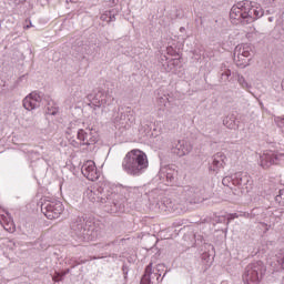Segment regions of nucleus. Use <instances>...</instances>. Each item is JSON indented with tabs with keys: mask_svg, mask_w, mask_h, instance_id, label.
<instances>
[{
	"mask_svg": "<svg viewBox=\"0 0 284 284\" xmlns=\"http://www.w3.org/2000/svg\"><path fill=\"white\" fill-rule=\"evenodd\" d=\"M150 168L148 154L145 152L133 149L129 151L122 160V170L129 176H141Z\"/></svg>",
	"mask_w": 284,
	"mask_h": 284,
	"instance_id": "1",
	"label": "nucleus"
},
{
	"mask_svg": "<svg viewBox=\"0 0 284 284\" xmlns=\"http://www.w3.org/2000/svg\"><path fill=\"white\" fill-rule=\"evenodd\" d=\"M91 201L104 205V212L109 214H123L125 212V199L119 193H106L101 197H92Z\"/></svg>",
	"mask_w": 284,
	"mask_h": 284,
	"instance_id": "2",
	"label": "nucleus"
},
{
	"mask_svg": "<svg viewBox=\"0 0 284 284\" xmlns=\"http://www.w3.org/2000/svg\"><path fill=\"white\" fill-rule=\"evenodd\" d=\"M97 225V222L83 217H74L70 223V229L78 239H88V236H92L94 232H99Z\"/></svg>",
	"mask_w": 284,
	"mask_h": 284,
	"instance_id": "3",
	"label": "nucleus"
},
{
	"mask_svg": "<svg viewBox=\"0 0 284 284\" xmlns=\"http://www.w3.org/2000/svg\"><path fill=\"white\" fill-rule=\"evenodd\" d=\"M267 267L262 261L252 262L245 267L242 276L244 284H258L263 281Z\"/></svg>",
	"mask_w": 284,
	"mask_h": 284,
	"instance_id": "4",
	"label": "nucleus"
},
{
	"mask_svg": "<svg viewBox=\"0 0 284 284\" xmlns=\"http://www.w3.org/2000/svg\"><path fill=\"white\" fill-rule=\"evenodd\" d=\"M90 108L97 110V108H112L114 105V97L110 93H105L101 90L87 95Z\"/></svg>",
	"mask_w": 284,
	"mask_h": 284,
	"instance_id": "5",
	"label": "nucleus"
},
{
	"mask_svg": "<svg viewBox=\"0 0 284 284\" xmlns=\"http://www.w3.org/2000/svg\"><path fill=\"white\" fill-rule=\"evenodd\" d=\"M63 203L55 199L49 200L45 199L41 204V212L44 214L47 219L53 221V219H59L61 214H63Z\"/></svg>",
	"mask_w": 284,
	"mask_h": 284,
	"instance_id": "6",
	"label": "nucleus"
},
{
	"mask_svg": "<svg viewBox=\"0 0 284 284\" xmlns=\"http://www.w3.org/2000/svg\"><path fill=\"white\" fill-rule=\"evenodd\" d=\"M77 140L71 142L73 148H81V145H94V143L99 141V133H97L94 129H79L77 131Z\"/></svg>",
	"mask_w": 284,
	"mask_h": 284,
	"instance_id": "7",
	"label": "nucleus"
},
{
	"mask_svg": "<svg viewBox=\"0 0 284 284\" xmlns=\"http://www.w3.org/2000/svg\"><path fill=\"white\" fill-rule=\"evenodd\" d=\"M252 55V45L247 43L237 44L234 49L233 61L237 68H246L247 58Z\"/></svg>",
	"mask_w": 284,
	"mask_h": 284,
	"instance_id": "8",
	"label": "nucleus"
},
{
	"mask_svg": "<svg viewBox=\"0 0 284 284\" xmlns=\"http://www.w3.org/2000/svg\"><path fill=\"white\" fill-rule=\"evenodd\" d=\"M251 3L252 1L243 0L234 4L230 11V19L243 23L245 21V17L247 16V10H250Z\"/></svg>",
	"mask_w": 284,
	"mask_h": 284,
	"instance_id": "9",
	"label": "nucleus"
},
{
	"mask_svg": "<svg viewBox=\"0 0 284 284\" xmlns=\"http://www.w3.org/2000/svg\"><path fill=\"white\" fill-rule=\"evenodd\" d=\"M233 185L240 187L242 194H248L252 190V178L245 172L233 174Z\"/></svg>",
	"mask_w": 284,
	"mask_h": 284,
	"instance_id": "10",
	"label": "nucleus"
},
{
	"mask_svg": "<svg viewBox=\"0 0 284 284\" xmlns=\"http://www.w3.org/2000/svg\"><path fill=\"white\" fill-rule=\"evenodd\" d=\"M284 158L283 153H277L274 151H266L263 155L260 156V165L264 170L276 165Z\"/></svg>",
	"mask_w": 284,
	"mask_h": 284,
	"instance_id": "11",
	"label": "nucleus"
},
{
	"mask_svg": "<svg viewBox=\"0 0 284 284\" xmlns=\"http://www.w3.org/2000/svg\"><path fill=\"white\" fill-rule=\"evenodd\" d=\"M158 176L165 185H173L179 179V171L174 168L165 166L160 170Z\"/></svg>",
	"mask_w": 284,
	"mask_h": 284,
	"instance_id": "12",
	"label": "nucleus"
},
{
	"mask_svg": "<svg viewBox=\"0 0 284 284\" xmlns=\"http://www.w3.org/2000/svg\"><path fill=\"white\" fill-rule=\"evenodd\" d=\"M41 101H42L41 93L34 91L23 99L22 105L24 110L32 111V110H37V108H41Z\"/></svg>",
	"mask_w": 284,
	"mask_h": 284,
	"instance_id": "13",
	"label": "nucleus"
},
{
	"mask_svg": "<svg viewBox=\"0 0 284 284\" xmlns=\"http://www.w3.org/2000/svg\"><path fill=\"white\" fill-rule=\"evenodd\" d=\"M263 14H265L263 11V8L257 7L251 2L250 8L246 11V17H244L243 26L254 23V21L261 19V17H263Z\"/></svg>",
	"mask_w": 284,
	"mask_h": 284,
	"instance_id": "14",
	"label": "nucleus"
},
{
	"mask_svg": "<svg viewBox=\"0 0 284 284\" xmlns=\"http://www.w3.org/2000/svg\"><path fill=\"white\" fill-rule=\"evenodd\" d=\"M81 173L88 181H99V171L97 170V164H94V161L92 160L87 161L82 165Z\"/></svg>",
	"mask_w": 284,
	"mask_h": 284,
	"instance_id": "15",
	"label": "nucleus"
},
{
	"mask_svg": "<svg viewBox=\"0 0 284 284\" xmlns=\"http://www.w3.org/2000/svg\"><path fill=\"white\" fill-rule=\"evenodd\" d=\"M183 194L189 203H201L203 201V193L199 187L184 186Z\"/></svg>",
	"mask_w": 284,
	"mask_h": 284,
	"instance_id": "16",
	"label": "nucleus"
},
{
	"mask_svg": "<svg viewBox=\"0 0 284 284\" xmlns=\"http://www.w3.org/2000/svg\"><path fill=\"white\" fill-rule=\"evenodd\" d=\"M172 154H176V156H185V154H190L192 152V145L187 143L185 140H179L171 148Z\"/></svg>",
	"mask_w": 284,
	"mask_h": 284,
	"instance_id": "17",
	"label": "nucleus"
},
{
	"mask_svg": "<svg viewBox=\"0 0 284 284\" xmlns=\"http://www.w3.org/2000/svg\"><path fill=\"white\" fill-rule=\"evenodd\" d=\"M225 161H227L225 153L217 152L212 158V165L210 166V170L213 172H219L222 168H225Z\"/></svg>",
	"mask_w": 284,
	"mask_h": 284,
	"instance_id": "18",
	"label": "nucleus"
},
{
	"mask_svg": "<svg viewBox=\"0 0 284 284\" xmlns=\"http://www.w3.org/2000/svg\"><path fill=\"white\" fill-rule=\"evenodd\" d=\"M128 110H130V108L125 109L123 106H119L116 114L113 115L114 123H119L120 125H125V123H128V121H130V119H128V116H130V115H128V113L130 111H128Z\"/></svg>",
	"mask_w": 284,
	"mask_h": 284,
	"instance_id": "19",
	"label": "nucleus"
},
{
	"mask_svg": "<svg viewBox=\"0 0 284 284\" xmlns=\"http://www.w3.org/2000/svg\"><path fill=\"white\" fill-rule=\"evenodd\" d=\"M166 62L163 63V68L166 72H176V70L181 69L183 64L181 63V58L174 59H165Z\"/></svg>",
	"mask_w": 284,
	"mask_h": 284,
	"instance_id": "20",
	"label": "nucleus"
},
{
	"mask_svg": "<svg viewBox=\"0 0 284 284\" xmlns=\"http://www.w3.org/2000/svg\"><path fill=\"white\" fill-rule=\"evenodd\" d=\"M152 263H150L144 271V275L141 278L140 284H151L152 283Z\"/></svg>",
	"mask_w": 284,
	"mask_h": 284,
	"instance_id": "21",
	"label": "nucleus"
},
{
	"mask_svg": "<svg viewBox=\"0 0 284 284\" xmlns=\"http://www.w3.org/2000/svg\"><path fill=\"white\" fill-rule=\"evenodd\" d=\"M101 20L106 21V23H112V21H116V11L115 10L105 11L101 16Z\"/></svg>",
	"mask_w": 284,
	"mask_h": 284,
	"instance_id": "22",
	"label": "nucleus"
},
{
	"mask_svg": "<svg viewBox=\"0 0 284 284\" xmlns=\"http://www.w3.org/2000/svg\"><path fill=\"white\" fill-rule=\"evenodd\" d=\"M45 114H50L51 116H57V114H59V106H57L54 101L48 102Z\"/></svg>",
	"mask_w": 284,
	"mask_h": 284,
	"instance_id": "23",
	"label": "nucleus"
},
{
	"mask_svg": "<svg viewBox=\"0 0 284 284\" xmlns=\"http://www.w3.org/2000/svg\"><path fill=\"white\" fill-rule=\"evenodd\" d=\"M234 219H239V215H236V213L221 215L217 217V223H226V225H230V221H234Z\"/></svg>",
	"mask_w": 284,
	"mask_h": 284,
	"instance_id": "24",
	"label": "nucleus"
},
{
	"mask_svg": "<svg viewBox=\"0 0 284 284\" xmlns=\"http://www.w3.org/2000/svg\"><path fill=\"white\" fill-rule=\"evenodd\" d=\"M223 125H225V128H229V130H234V128H236V123L232 118H225L223 120Z\"/></svg>",
	"mask_w": 284,
	"mask_h": 284,
	"instance_id": "25",
	"label": "nucleus"
},
{
	"mask_svg": "<svg viewBox=\"0 0 284 284\" xmlns=\"http://www.w3.org/2000/svg\"><path fill=\"white\" fill-rule=\"evenodd\" d=\"M155 270H156V272L154 273V276L156 277L158 283H161V281H163V278H161V272H163V270H165V265L158 264ZM159 278H161V280H159Z\"/></svg>",
	"mask_w": 284,
	"mask_h": 284,
	"instance_id": "26",
	"label": "nucleus"
},
{
	"mask_svg": "<svg viewBox=\"0 0 284 284\" xmlns=\"http://www.w3.org/2000/svg\"><path fill=\"white\" fill-rule=\"evenodd\" d=\"M74 132H79V129L77 128V123H70V125L67 129V134L69 136H72Z\"/></svg>",
	"mask_w": 284,
	"mask_h": 284,
	"instance_id": "27",
	"label": "nucleus"
},
{
	"mask_svg": "<svg viewBox=\"0 0 284 284\" xmlns=\"http://www.w3.org/2000/svg\"><path fill=\"white\" fill-rule=\"evenodd\" d=\"M275 203L284 205V189L280 190L278 194L275 196Z\"/></svg>",
	"mask_w": 284,
	"mask_h": 284,
	"instance_id": "28",
	"label": "nucleus"
},
{
	"mask_svg": "<svg viewBox=\"0 0 284 284\" xmlns=\"http://www.w3.org/2000/svg\"><path fill=\"white\" fill-rule=\"evenodd\" d=\"M237 83H240L242 88H246V89L251 88L250 83H247V81H245V78L241 74H237Z\"/></svg>",
	"mask_w": 284,
	"mask_h": 284,
	"instance_id": "29",
	"label": "nucleus"
},
{
	"mask_svg": "<svg viewBox=\"0 0 284 284\" xmlns=\"http://www.w3.org/2000/svg\"><path fill=\"white\" fill-rule=\"evenodd\" d=\"M277 263L284 270V250H282L277 256Z\"/></svg>",
	"mask_w": 284,
	"mask_h": 284,
	"instance_id": "30",
	"label": "nucleus"
},
{
	"mask_svg": "<svg viewBox=\"0 0 284 284\" xmlns=\"http://www.w3.org/2000/svg\"><path fill=\"white\" fill-rule=\"evenodd\" d=\"M230 182H232L234 184V175H231V176H225L223 180H222V183L223 185H230Z\"/></svg>",
	"mask_w": 284,
	"mask_h": 284,
	"instance_id": "31",
	"label": "nucleus"
},
{
	"mask_svg": "<svg viewBox=\"0 0 284 284\" xmlns=\"http://www.w3.org/2000/svg\"><path fill=\"white\" fill-rule=\"evenodd\" d=\"M230 77H232V71H230V69L225 70L222 73V80L227 81V79H230Z\"/></svg>",
	"mask_w": 284,
	"mask_h": 284,
	"instance_id": "32",
	"label": "nucleus"
},
{
	"mask_svg": "<svg viewBox=\"0 0 284 284\" xmlns=\"http://www.w3.org/2000/svg\"><path fill=\"white\" fill-rule=\"evenodd\" d=\"M67 274H70V268H67L64 272L62 273H58V276H60L59 280H55V283H59L60 281H63V276H67Z\"/></svg>",
	"mask_w": 284,
	"mask_h": 284,
	"instance_id": "33",
	"label": "nucleus"
},
{
	"mask_svg": "<svg viewBox=\"0 0 284 284\" xmlns=\"http://www.w3.org/2000/svg\"><path fill=\"white\" fill-rule=\"evenodd\" d=\"M202 261H206V263H210V254L209 253H203L202 254Z\"/></svg>",
	"mask_w": 284,
	"mask_h": 284,
	"instance_id": "34",
	"label": "nucleus"
},
{
	"mask_svg": "<svg viewBox=\"0 0 284 284\" xmlns=\"http://www.w3.org/2000/svg\"><path fill=\"white\" fill-rule=\"evenodd\" d=\"M122 272H123L124 276H128V266L126 265L122 266Z\"/></svg>",
	"mask_w": 284,
	"mask_h": 284,
	"instance_id": "35",
	"label": "nucleus"
},
{
	"mask_svg": "<svg viewBox=\"0 0 284 284\" xmlns=\"http://www.w3.org/2000/svg\"><path fill=\"white\" fill-rule=\"evenodd\" d=\"M30 28H32V22L29 21V24L24 27V30H30Z\"/></svg>",
	"mask_w": 284,
	"mask_h": 284,
	"instance_id": "36",
	"label": "nucleus"
},
{
	"mask_svg": "<svg viewBox=\"0 0 284 284\" xmlns=\"http://www.w3.org/2000/svg\"><path fill=\"white\" fill-rule=\"evenodd\" d=\"M59 278H61V276H59V273H55V276H53V281H59Z\"/></svg>",
	"mask_w": 284,
	"mask_h": 284,
	"instance_id": "37",
	"label": "nucleus"
},
{
	"mask_svg": "<svg viewBox=\"0 0 284 284\" xmlns=\"http://www.w3.org/2000/svg\"><path fill=\"white\" fill-rule=\"evenodd\" d=\"M180 32H185V27H181Z\"/></svg>",
	"mask_w": 284,
	"mask_h": 284,
	"instance_id": "38",
	"label": "nucleus"
},
{
	"mask_svg": "<svg viewBox=\"0 0 284 284\" xmlns=\"http://www.w3.org/2000/svg\"><path fill=\"white\" fill-rule=\"evenodd\" d=\"M275 0H266V3H273Z\"/></svg>",
	"mask_w": 284,
	"mask_h": 284,
	"instance_id": "39",
	"label": "nucleus"
},
{
	"mask_svg": "<svg viewBox=\"0 0 284 284\" xmlns=\"http://www.w3.org/2000/svg\"><path fill=\"white\" fill-rule=\"evenodd\" d=\"M94 193H92V191H90L89 195L92 196Z\"/></svg>",
	"mask_w": 284,
	"mask_h": 284,
	"instance_id": "40",
	"label": "nucleus"
},
{
	"mask_svg": "<svg viewBox=\"0 0 284 284\" xmlns=\"http://www.w3.org/2000/svg\"><path fill=\"white\" fill-rule=\"evenodd\" d=\"M282 284H284V275H283V278H282Z\"/></svg>",
	"mask_w": 284,
	"mask_h": 284,
	"instance_id": "41",
	"label": "nucleus"
},
{
	"mask_svg": "<svg viewBox=\"0 0 284 284\" xmlns=\"http://www.w3.org/2000/svg\"><path fill=\"white\" fill-rule=\"evenodd\" d=\"M268 21H272V18H268Z\"/></svg>",
	"mask_w": 284,
	"mask_h": 284,
	"instance_id": "42",
	"label": "nucleus"
},
{
	"mask_svg": "<svg viewBox=\"0 0 284 284\" xmlns=\"http://www.w3.org/2000/svg\"><path fill=\"white\" fill-rule=\"evenodd\" d=\"M168 52H170V49H168Z\"/></svg>",
	"mask_w": 284,
	"mask_h": 284,
	"instance_id": "43",
	"label": "nucleus"
}]
</instances>
